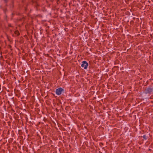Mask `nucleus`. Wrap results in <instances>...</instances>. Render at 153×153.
Masks as SVG:
<instances>
[{
  "instance_id": "7",
  "label": "nucleus",
  "mask_w": 153,
  "mask_h": 153,
  "mask_svg": "<svg viewBox=\"0 0 153 153\" xmlns=\"http://www.w3.org/2000/svg\"><path fill=\"white\" fill-rule=\"evenodd\" d=\"M6 2L7 1V0H4Z\"/></svg>"
},
{
  "instance_id": "6",
  "label": "nucleus",
  "mask_w": 153,
  "mask_h": 153,
  "mask_svg": "<svg viewBox=\"0 0 153 153\" xmlns=\"http://www.w3.org/2000/svg\"><path fill=\"white\" fill-rule=\"evenodd\" d=\"M8 26L9 27H11V25L10 24H9V25H8Z\"/></svg>"
},
{
  "instance_id": "2",
  "label": "nucleus",
  "mask_w": 153,
  "mask_h": 153,
  "mask_svg": "<svg viewBox=\"0 0 153 153\" xmlns=\"http://www.w3.org/2000/svg\"><path fill=\"white\" fill-rule=\"evenodd\" d=\"M88 65V63L87 62L85 61H84L82 62L81 66L82 68H83L84 69H86L87 68Z\"/></svg>"
},
{
  "instance_id": "3",
  "label": "nucleus",
  "mask_w": 153,
  "mask_h": 153,
  "mask_svg": "<svg viewBox=\"0 0 153 153\" xmlns=\"http://www.w3.org/2000/svg\"><path fill=\"white\" fill-rule=\"evenodd\" d=\"M64 91V90L61 88H58L56 90V93L58 95H60L62 92Z\"/></svg>"
},
{
  "instance_id": "5",
  "label": "nucleus",
  "mask_w": 153,
  "mask_h": 153,
  "mask_svg": "<svg viewBox=\"0 0 153 153\" xmlns=\"http://www.w3.org/2000/svg\"><path fill=\"white\" fill-rule=\"evenodd\" d=\"M143 138L145 140L147 139L148 138V136H146V135H144L143 136Z\"/></svg>"
},
{
  "instance_id": "1",
  "label": "nucleus",
  "mask_w": 153,
  "mask_h": 153,
  "mask_svg": "<svg viewBox=\"0 0 153 153\" xmlns=\"http://www.w3.org/2000/svg\"><path fill=\"white\" fill-rule=\"evenodd\" d=\"M145 94H153V87L151 86L147 88L144 92Z\"/></svg>"
},
{
  "instance_id": "4",
  "label": "nucleus",
  "mask_w": 153,
  "mask_h": 153,
  "mask_svg": "<svg viewBox=\"0 0 153 153\" xmlns=\"http://www.w3.org/2000/svg\"><path fill=\"white\" fill-rule=\"evenodd\" d=\"M14 33L15 35H16V36H18L19 35L20 33L19 31L17 30L15 31L14 32Z\"/></svg>"
}]
</instances>
